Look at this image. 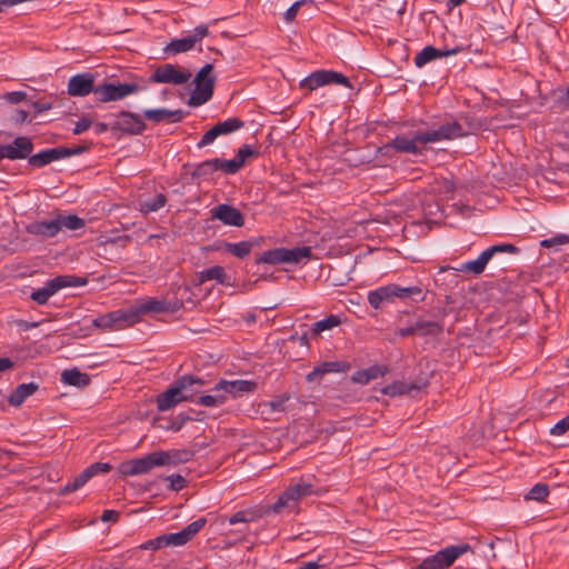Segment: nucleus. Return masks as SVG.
<instances>
[{"label": "nucleus", "mask_w": 569, "mask_h": 569, "mask_svg": "<svg viewBox=\"0 0 569 569\" xmlns=\"http://www.w3.org/2000/svg\"><path fill=\"white\" fill-rule=\"evenodd\" d=\"M396 298L401 300L412 299L422 301L425 295L420 287H400L396 283H389L368 293V301L373 309H380L386 303H391Z\"/></svg>", "instance_id": "f257e3e1"}, {"label": "nucleus", "mask_w": 569, "mask_h": 569, "mask_svg": "<svg viewBox=\"0 0 569 569\" xmlns=\"http://www.w3.org/2000/svg\"><path fill=\"white\" fill-rule=\"evenodd\" d=\"M459 48L458 47H455V48H451V49H437L432 46H429V49H428V59L429 61L431 60H435V59H438V58H443V57H448L450 54H456L457 52H459Z\"/></svg>", "instance_id": "c03bdc74"}, {"label": "nucleus", "mask_w": 569, "mask_h": 569, "mask_svg": "<svg viewBox=\"0 0 569 569\" xmlns=\"http://www.w3.org/2000/svg\"><path fill=\"white\" fill-rule=\"evenodd\" d=\"M216 171L217 169L213 159H209L197 164L191 176L193 179H206Z\"/></svg>", "instance_id": "ea45409f"}, {"label": "nucleus", "mask_w": 569, "mask_h": 569, "mask_svg": "<svg viewBox=\"0 0 569 569\" xmlns=\"http://www.w3.org/2000/svg\"><path fill=\"white\" fill-rule=\"evenodd\" d=\"M390 146L398 152H406L412 154L421 153L422 150L427 148V131H419L410 136H397L390 142Z\"/></svg>", "instance_id": "ddd939ff"}, {"label": "nucleus", "mask_w": 569, "mask_h": 569, "mask_svg": "<svg viewBox=\"0 0 569 569\" xmlns=\"http://www.w3.org/2000/svg\"><path fill=\"white\" fill-rule=\"evenodd\" d=\"M420 333V335H425V327L422 326L421 322H418L415 327H406V328H400L398 330V333L399 336L401 337H408V336H411V335H416V333Z\"/></svg>", "instance_id": "864d4df0"}, {"label": "nucleus", "mask_w": 569, "mask_h": 569, "mask_svg": "<svg viewBox=\"0 0 569 569\" xmlns=\"http://www.w3.org/2000/svg\"><path fill=\"white\" fill-rule=\"evenodd\" d=\"M86 283L87 279L82 277L71 274L58 276L48 280L44 287L34 290L30 298L38 305L42 306L46 305L48 300L59 290L67 287H81Z\"/></svg>", "instance_id": "20e7f679"}, {"label": "nucleus", "mask_w": 569, "mask_h": 569, "mask_svg": "<svg viewBox=\"0 0 569 569\" xmlns=\"http://www.w3.org/2000/svg\"><path fill=\"white\" fill-rule=\"evenodd\" d=\"M283 492H284V497L289 498L290 501H292V502H297L300 498H302V495H301L298 483L288 487Z\"/></svg>", "instance_id": "13d9d810"}, {"label": "nucleus", "mask_w": 569, "mask_h": 569, "mask_svg": "<svg viewBox=\"0 0 569 569\" xmlns=\"http://www.w3.org/2000/svg\"><path fill=\"white\" fill-rule=\"evenodd\" d=\"M87 150V147H74V148H67L62 147V152L64 153V158L80 154Z\"/></svg>", "instance_id": "774afa93"}, {"label": "nucleus", "mask_w": 569, "mask_h": 569, "mask_svg": "<svg viewBox=\"0 0 569 569\" xmlns=\"http://www.w3.org/2000/svg\"><path fill=\"white\" fill-rule=\"evenodd\" d=\"M298 485H299L302 497L310 496L316 492L313 490L312 483H310V482H306V481L301 480L300 482H298Z\"/></svg>", "instance_id": "338daca9"}, {"label": "nucleus", "mask_w": 569, "mask_h": 569, "mask_svg": "<svg viewBox=\"0 0 569 569\" xmlns=\"http://www.w3.org/2000/svg\"><path fill=\"white\" fill-rule=\"evenodd\" d=\"M209 34V29L207 26L201 24L194 28L192 34H189L181 39L171 40L166 47L164 52L168 54H178L182 52H187L191 50L194 44L201 41L204 37Z\"/></svg>", "instance_id": "4468645a"}, {"label": "nucleus", "mask_w": 569, "mask_h": 569, "mask_svg": "<svg viewBox=\"0 0 569 569\" xmlns=\"http://www.w3.org/2000/svg\"><path fill=\"white\" fill-rule=\"evenodd\" d=\"M119 516H120V513L118 511L108 509L102 512L101 520L103 522H108V521L116 522V521H118Z\"/></svg>", "instance_id": "0e129e2a"}, {"label": "nucleus", "mask_w": 569, "mask_h": 569, "mask_svg": "<svg viewBox=\"0 0 569 569\" xmlns=\"http://www.w3.org/2000/svg\"><path fill=\"white\" fill-rule=\"evenodd\" d=\"M91 126H92V120L83 117L76 122V126L73 128V133L80 134V133L84 132L86 130H88Z\"/></svg>", "instance_id": "bf43d9fd"}, {"label": "nucleus", "mask_w": 569, "mask_h": 569, "mask_svg": "<svg viewBox=\"0 0 569 569\" xmlns=\"http://www.w3.org/2000/svg\"><path fill=\"white\" fill-rule=\"evenodd\" d=\"M211 219L219 220L224 226L242 227L244 224L243 213L228 203H220L210 210Z\"/></svg>", "instance_id": "6ab92c4d"}, {"label": "nucleus", "mask_w": 569, "mask_h": 569, "mask_svg": "<svg viewBox=\"0 0 569 569\" xmlns=\"http://www.w3.org/2000/svg\"><path fill=\"white\" fill-rule=\"evenodd\" d=\"M26 231L30 234L51 238L60 231L57 218L52 220L33 221L26 227Z\"/></svg>", "instance_id": "5701e85b"}, {"label": "nucleus", "mask_w": 569, "mask_h": 569, "mask_svg": "<svg viewBox=\"0 0 569 569\" xmlns=\"http://www.w3.org/2000/svg\"><path fill=\"white\" fill-rule=\"evenodd\" d=\"M244 126V122L238 118H229L222 122L217 123L213 126L217 136L220 137L222 134L231 133Z\"/></svg>", "instance_id": "72a5a7b5"}, {"label": "nucleus", "mask_w": 569, "mask_h": 569, "mask_svg": "<svg viewBox=\"0 0 569 569\" xmlns=\"http://www.w3.org/2000/svg\"><path fill=\"white\" fill-rule=\"evenodd\" d=\"M213 395H206L197 397L196 403L204 406V407H219L224 403L226 396L220 392L213 391Z\"/></svg>", "instance_id": "a19ab883"}, {"label": "nucleus", "mask_w": 569, "mask_h": 569, "mask_svg": "<svg viewBox=\"0 0 569 569\" xmlns=\"http://www.w3.org/2000/svg\"><path fill=\"white\" fill-rule=\"evenodd\" d=\"M207 523L206 518H199L191 523H189L186 528H183L179 532L174 533H164V545L169 546H184L189 541L193 539V537L204 527Z\"/></svg>", "instance_id": "a211bd4d"}, {"label": "nucleus", "mask_w": 569, "mask_h": 569, "mask_svg": "<svg viewBox=\"0 0 569 569\" xmlns=\"http://www.w3.org/2000/svg\"><path fill=\"white\" fill-rule=\"evenodd\" d=\"M341 84L351 88L349 79L333 70H318L310 73L308 77L302 79L299 83L300 89H307L313 91L322 86L327 84Z\"/></svg>", "instance_id": "6e6552de"}, {"label": "nucleus", "mask_w": 569, "mask_h": 569, "mask_svg": "<svg viewBox=\"0 0 569 569\" xmlns=\"http://www.w3.org/2000/svg\"><path fill=\"white\" fill-rule=\"evenodd\" d=\"M191 380L187 378L177 379L164 392L157 397V408L159 411H167L182 401H187L190 396H182Z\"/></svg>", "instance_id": "9d476101"}, {"label": "nucleus", "mask_w": 569, "mask_h": 569, "mask_svg": "<svg viewBox=\"0 0 569 569\" xmlns=\"http://www.w3.org/2000/svg\"><path fill=\"white\" fill-rule=\"evenodd\" d=\"M94 76L90 72L78 73L68 81V93L72 97H86L89 93L94 94Z\"/></svg>", "instance_id": "aec40b11"}, {"label": "nucleus", "mask_w": 569, "mask_h": 569, "mask_svg": "<svg viewBox=\"0 0 569 569\" xmlns=\"http://www.w3.org/2000/svg\"><path fill=\"white\" fill-rule=\"evenodd\" d=\"M305 3V0L296 1L291 7L288 8V10L284 12V19L288 22H291L297 17V13L300 9V7Z\"/></svg>", "instance_id": "052dcab7"}, {"label": "nucleus", "mask_w": 569, "mask_h": 569, "mask_svg": "<svg viewBox=\"0 0 569 569\" xmlns=\"http://www.w3.org/2000/svg\"><path fill=\"white\" fill-rule=\"evenodd\" d=\"M189 420H192V418L189 416L179 415L178 418L171 422L169 429L173 431H179L182 428V426Z\"/></svg>", "instance_id": "680f3d73"}, {"label": "nucleus", "mask_w": 569, "mask_h": 569, "mask_svg": "<svg viewBox=\"0 0 569 569\" xmlns=\"http://www.w3.org/2000/svg\"><path fill=\"white\" fill-rule=\"evenodd\" d=\"M157 453L162 455V459L164 461V466L171 465V463H183L188 462L192 456L193 452L188 449H180V450H169V451H157Z\"/></svg>", "instance_id": "c756f323"}, {"label": "nucleus", "mask_w": 569, "mask_h": 569, "mask_svg": "<svg viewBox=\"0 0 569 569\" xmlns=\"http://www.w3.org/2000/svg\"><path fill=\"white\" fill-rule=\"evenodd\" d=\"M549 495V487L546 483L535 485L526 495L527 500L543 501Z\"/></svg>", "instance_id": "79ce46f5"}, {"label": "nucleus", "mask_w": 569, "mask_h": 569, "mask_svg": "<svg viewBox=\"0 0 569 569\" xmlns=\"http://www.w3.org/2000/svg\"><path fill=\"white\" fill-rule=\"evenodd\" d=\"M519 249L511 243H499L493 244L486 250H483L477 259L470 260L461 263L459 267H455L453 269L458 272L479 276L481 274L488 262L495 257L497 253H518Z\"/></svg>", "instance_id": "f03ea898"}, {"label": "nucleus", "mask_w": 569, "mask_h": 569, "mask_svg": "<svg viewBox=\"0 0 569 569\" xmlns=\"http://www.w3.org/2000/svg\"><path fill=\"white\" fill-rule=\"evenodd\" d=\"M167 202V197L163 193H158L153 199L140 202V212L148 214L150 212L158 211Z\"/></svg>", "instance_id": "f704fd0d"}, {"label": "nucleus", "mask_w": 569, "mask_h": 569, "mask_svg": "<svg viewBox=\"0 0 569 569\" xmlns=\"http://www.w3.org/2000/svg\"><path fill=\"white\" fill-rule=\"evenodd\" d=\"M164 547H167V546L164 545L163 535H161L154 539H150V540L143 542L142 545H140V549H142V550H159Z\"/></svg>", "instance_id": "09e8293b"}, {"label": "nucleus", "mask_w": 569, "mask_h": 569, "mask_svg": "<svg viewBox=\"0 0 569 569\" xmlns=\"http://www.w3.org/2000/svg\"><path fill=\"white\" fill-rule=\"evenodd\" d=\"M463 129L457 121H448L441 124L439 128L429 129V142L440 141L443 139H455L462 137Z\"/></svg>", "instance_id": "4be33fe9"}, {"label": "nucleus", "mask_w": 569, "mask_h": 569, "mask_svg": "<svg viewBox=\"0 0 569 569\" xmlns=\"http://www.w3.org/2000/svg\"><path fill=\"white\" fill-rule=\"evenodd\" d=\"M146 119L153 121L156 123L160 122H179L183 119V111L178 110H167V109H149L143 112Z\"/></svg>", "instance_id": "b1692460"}, {"label": "nucleus", "mask_w": 569, "mask_h": 569, "mask_svg": "<svg viewBox=\"0 0 569 569\" xmlns=\"http://www.w3.org/2000/svg\"><path fill=\"white\" fill-rule=\"evenodd\" d=\"M569 243V236L567 234H557L552 238L545 239L540 242L541 247L543 248H551L553 246H561Z\"/></svg>", "instance_id": "49530a36"}, {"label": "nucleus", "mask_w": 569, "mask_h": 569, "mask_svg": "<svg viewBox=\"0 0 569 569\" xmlns=\"http://www.w3.org/2000/svg\"><path fill=\"white\" fill-rule=\"evenodd\" d=\"M57 222L59 223L60 230L62 228H66L68 230H78L84 227V220L76 214H58Z\"/></svg>", "instance_id": "c9c22d12"}, {"label": "nucleus", "mask_w": 569, "mask_h": 569, "mask_svg": "<svg viewBox=\"0 0 569 569\" xmlns=\"http://www.w3.org/2000/svg\"><path fill=\"white\" fill-rule=\"evenodd\" d=\"M137 322V313L129 310H116L92 320V325L103 331L121 330Z\"/></svg>", "instance_id": "1a4fd4ad"}, {"label": "nucleus", "mask_w": 569, "mask_h": 569, "mask_svg": "<svg viewBox=\"0 0 569 569\" xmlns=\"http://www.w3.org/2000/svg\"><path fill=\"white\" fill-rule=\"evenodd\" d=\"M453 191V183L448 178H442L440 181L435 179V182H432L431 192L436 194H443L445 197H448Z\"/></svg>", "instance_id": "37998d69"}, {"label": "nucleus", "mask_w": 569, "mask_h": 569, "mask_svg": "<svg viewBox=\"0 0 569 569\" xmlns=\"http://www.w3.org/2000/svg\"><path fill=\"white\" fill-rule=\"evenodd\" d=\"M290 399V395L282 393L276 396L271 401L268 402V406L272 411L283 412L286 410V403Z\"/></svg>", "instance_id": "a18cd8bd"}, {"label": "nucleus", "mask_w": 569, "mask_h": 569, "mask_svg": "<svg viewBox=\"0 0 569 569\" xmlns=\"http://www.w3.org/2000/svg\"><path fill=\"white\" fill-rule=\"evenodd\" d=\"M191 78V72L180 70L177 66H159L149 78L152 83L183 84Z\"/></svg>", "instance_id": "9b49d317"}, {"label": "nucleus", "mask_w": 569, "mask_h": 569, "mask_svg": "<svg viewBox=\"0 0 569 569\" xmlns=\"http://www.w3.org/2000/svg\"><path fill=\"white\" fill-rule=\"evenodd\" d=\"M39 389V385L36 382L21 383L8 397V402L12 407H20L27 398L32 396Z\"/></svg>", "instance_id": "bb28decb"}, {"label": "nucleus", "mask_w": 569, "mask_h": 569, "mask_svg": "<svg viewBox=\"0 0 569 569\" xmlns=\"http://www.w3.org/2000/svg\"><path fill=\"white\" fill-rule=\"evenodd\" d=\"M212 71L213 66L208 63L197 72L193 80L196 89L188 101L190 106H201L212 98L216 82Z\"/></svg>", "instance_id": "39448f33"}, {"label": "nucleus", "mask_w": 569, "mask_h": 569, "mask_svg": "<svg viewBox=\"0 0 569 569\" xmlns=\"http://www.w3.org/2000/svg\"><path fill=\"white\" fill-rule=\"evenodd\" d=\"M365 370H366L367 376H368L370 381L373 380V379H377L379 377H383L387 373V371H388L387 367H385V366H377V365L376 366H371V367H369V368H367Z\"/></svg>", "instance_id": "603ef678"}, {"label": "nucleus", "mask_w": 569, "mask_h": 569, "mask_svg": "<svg viewBox=\"0 0 569 569\" xmlns=\"http://www.w3.org/2000/svg\"><path fill=\"white\" fill-rule=\"evenodd\" d=\"M351 380L356 383H361V385H367L370 382L365 369L356 371L352 375Z\"/></svg>", "instance_id": "e2e57ef3"}, {"label": "nucleus", "mask_w": 569, "mask_h": 569, "mask_svg": "<svg viewBox=\"0 0 569 569\" xmlns=\"http://www.w3.org/2000/svg\"><path fill=\"white\" fill-rule=\"evenodd\" d=\"M340 323H341V319L339 316L330 315L329 317L313 323L312 333L319 335L320 332H322L325 330H330V329L339 326Z\"/></svg>", "instance_id": "58836bf2"}, {"label": "nucleus", "mask_w": 569, "mask_h": 569, "mask_svg": "<svg viewBox=\"0 0 569 569\" xmlns=\"http://www.w3.org/2000/svg\"><path fill=\"white\" fill-rule=\"evenodd\" d=\"M110 129L127 134H141L146 129V123L140 116L129 111H121L118 114V120L111 124Z\"/></svg>", "instance_id": "f3484780"}, {"label": "nucleus", "mask_w": 569, "mask_h": 569, "mask_svg": "<svg viewBox=\"0 0 569 569\" xmlns=\"http://www.w3.org/2000/svg\"><path fill=\"white\" fill-rule=\"evenodd\" d=\"M92 478L87 468L78 475L73 481L68 482L63 488H61L60 493L67 495L80 489L82 486L87 483V481Z\"/></svg>", "instance_id": "4c0bfd02"}, {"label": "nucleus", "mask_w": 569, "mask_h": 569, "mask_svg": "<svg viewBox=\"0 0 569 569\" xmlns=\"http://www.w3.org/2000/svg\"><path fill=\"white\" fill-rule=\"evenodd\" d=\"M312 252L310 247H296L292 249L274 248L262 252L256 262L267 264L299 263L302 259H310Z\"/></svg>", "instance_id": "7ed1b4c3"}, {"label": "nucleus", "mask_w": 569, "mask_h": 569, "mask_svg": "<svg viewBox=\"0 0 569 569\" xmlns=\"http://www.w3.org/2000/svg\"><path fill=\"white\" fill-rule=\"evenodd\" d=\"M64 158L62 147L46 149L29 157V164L36 168L44 167L53 161Z\"/></svg>", "instance_id": "393cba45"}, {"label": "nucleus", "mask_w": 569, "mask_h": 569, "mask_svg": "<svg viewBox=\"0 0 569 569\" xmlns=\"http://www.w3.org/2000/svg\"><path fill=\"white\" fill-rule=\"evenodd\" d=\"M469 545L449 546L442 550L437 551L433 556L429 557V569H447L460 556L470 551Z\"/></svg>", "instance_id": "f8f14e48"}, {"label": "nucleus", "mask_w": 569, "mask_h": 569, "mask_svg": "<svg viewBox=\"0 0 569 569\" xmlns=\"http://www.w3.org/2000/svg\"><path fill=\"white\" fill-rule=\"evenodd\" d=\"M258 151L252 149L249 144H243L238 150L237 156L231 160H224L220 158H214V166L217 171H222L227 174L237 173L246 163L247 158L257 156Z\"/></svg>", "instance_id": "dca6fc26"}, {"label": "nucleus", "mask_w": 569, "mask_h": 569, "mask_svg": "<svg viewBox=\"0 0 569 569\" xmlns=\"http://www.w3.org/2000/svg\"><path fill=\"white\" fill-rule=\"evenodd\" d=\"M199 279H200V282H204L207 280H216L220 284L228 283L227 273L221 266H213V267L202 270L199 273Z\"/></svg>", "instance_id": "473e14b6"}, {"label": "nucleus", "mask_w": 569, "mask_h": 569, "mask_svg": "<svg viewBox=\"0 0 569 569\" xmlns=\"http://www.w3.org/2000/svg\"><path fill=\"white\" fill-rule=\"evenodd\" d=\"M264 512L261 509H246L240 510L229 518L230 525H237L240 522L247 523L261 519Z\"/></svg>", "instance_id": "7c9ffc66"}, {"label": "nucleus", "mask_w": 569, "mask_h": 569, "mask_svg": "<svg viewBox=\"0 0 569 569\" xmlns=\"http://www.w3.org/2000/svg\"><path fill=\"white\" fill-rule=\"evenodd\" d=\"M7 99L11 103H19L26 99V93L22 91H13L7 94Z\"/></svg>", "instance_id": "69168bd1"}, {"label": "nucleus", "mask_w": 569, "mask_h": 569, "mask_svg": "<svg viewBox=\"0 0 569 569\" xmlns=\"http://www.w3.org/2000/svg\"><path fill=\"white\" fill-rule=\"evenodd\" d=\"M181 378H187V379L191 380V382L188 385V387L183 391L182 396L188 395V396H190V398L187 401L196 402L197 395L200 393L201 387H203L206 383L204 380L199 377L191 376V375H184Z\"/></svg>", "instance_id": "e433bc0d"}, {"label": "nucleus", "mask_w": 569, "mask_h": 569, "mask_svg": "<svg viewBox=\"0 0 569 569\" xmlns=\"http://www.w3.org/2000/svg\"><path fill=\"white\" fill-rule=\"evenodd\" d=\"M382 393L387 396H399L406 392V386L402 382H395L382 388Z\"/></svg>", "instance_id": "8fccbe9b"}, {"label": "nucleus", "mask_w": 569, "mask_h": 569, "mask_svg": "<svg viewBox=\"0 0 569 569\" xmlns=\"http://www.w3.org/2000/svg\"><path fill=\"white\" fill-rule=\"evenodd\" d=\"M257 244L254 241H240L238 243L226 242L223 248L227 252L239 259H243L250 254L252 248Z\"/></svg>", "instance_id": "2f4dec72"}, {"label": "nucleus", "mask_w": 569, "mask_h": 569, "mask_svg": "<svg viewBox=\"0 0 569 569\" xmlns=\"http://www.w3.org/2000/svg\"><path fill=\"white\" fill-rule=\"evenodd\" d=\"M218 138L214 128L209 129L197 143L198 148H203L210 143H212Z\"/></svg>", "instance_id": "4d7b16f0"}, {"label": "nucleus", "mask_w": 569, "mask_h": 569, "mask_svg": "<svg viewBox=\"0 0 569 569\" xmlns=\"http://www.w3.org/2000/svg\"><path fill=\"white\" fill-rule=\"evenodd\" d=\"M257 389V382L250 380H220L212 389L216 392L230 393L233 397L241 396L243 393H251Z\"/></svg>", "instance_id": "412c9836"}, {"label": "nucleus", "mask_w": 569, "mask_h": 569, "mask_svg": "<svg viewBox=\"0 0 569 569\" xmlns=\"http://www.w3.org/2000/svg\"><path fill=\"white\" fill-rule=\"evenodd\" d=\"M348 368L349 366L341 361L322 362L307 375L306 380L308 382L319 381L325 373L346 371Z\"/></svg>", "instance_id": "a878e982"}, {"label": "nucleus", "mask_w": 569, "mask_h": 569, "mask_svg": "<svg viewBox=\"0 0 569 569\" xmlns=\"http://www.w3.org/2000/svg\"><path fill=\"white\" fill-rule=\"evenodd\" d=\"M130 312L137 313V321L142 315L154 312L160 313L168 311V303L163 300H158L154 298H151L142 303H140L134 309H129Z\"/></svg>", "instance_id": "c85d7f7f"}, {"label": "nucleus", "mask_w": 569, "mask_h": 569, "mask_svg": "<svg viewBox=\"0 0 569 569\" xmlns=\"http://www.w3.org/2000/svg\"><path fill=\"white\" fill-rule=\"evenodd\" d=\"M164 461L166 460L162 459V455L154 451L142 458L121 462L118 467V472L123 477L144 475L151 471L154 467L164 466Z\"/></svg>", "instance_id": "423d86ee"}, {"label": "nucleus", "mask_w": 569, "mask_h": 569, "mask_svg": "<svg viewBox=\"0 0 569 569\" xmlns=\"http://www.w3.org/2000/svg\"><path fill=\"white\" fill-rule=\"evenodd\" d=\"M33 143L28 137H18L11 143L0 146V160H20L31 156Z\"/></svg>", "instance_id": "2eb2a0df"}, {"label": "nucleus", "mask_w": 569, "mask_h": 569, "mask_svg": "<svg viewBox=\"0 0 569 569\" xmlns=\"http://www.w3.org/2000/svg\"><path fill=\"white\" fill-rule=\"evenodd\" d=\"M290 502L289 498L284 497V492L278 498V500L269 506L267 509L262 510L264 515H268L269 512L278 513L280 512L284 507H288Z\"/></svg>", "instance_id": "de8ad7c7"}, {"label": "nucleus", "mask_w": 569, "mask_h": 569, "mask_svg": "<svg viewBox=\"0 0 569 569\" xmlns=\"http://www.w3.org/2000/svg\"><path fill=\"white\" fill-rule=\"evenodd\" d=\"M141 87L133 82H103L97 86L94 98L99 102H110L121 100L129 94L137 93Z\"/></svg>", "instance_id": "0eeeda50"}, {"label": "nucleus", "mask_w": 569, "mask_h": 569, "mask_svg": "<svg viewBox=\"0 0 569 569\" xmlns=\"http://www.w3.org/2000/svg\"><path fill=\"white\" fill-rule=\"evenodd\" d=\"M167 480L170 482L169 488L174 491H179L184 487L186 480L180 475H171L167 477Z\"/></svg>", "instance_id": "6e6d98bb"}, {"label": "nucleus", "mask_w": 569, "mask_h": 569, "mask_svg": "<svg viewBox=\"0 0 569 569\" xmlns=\"http://www.w3.org/2000/svg\"><path fill=\"white\" fill-rule=\"evenodd\" d=\"M61 381L64 385L84 388L90 383L91 379L89 375L79 371L77 368H73L66 369L62 371Z\"/></svg>", "instance_id": "cd10ccee"}, {"label": "nucleus", "mask_w": 569, "mask_h": 569, "mask_svg": "<svg viewBox=\"0 0 569 569\" xmlns=\"http://www.w3.org/2000/svg\"><path fill=\"white\" fill-rule=\"evenodd\" d=\"M569 430V415L558 421L551 429L553 436H562Z\"/></svg>", "instance_id": "3c124183"}, {"label": "nucleus", "mask_w": 569, "mask_h": 569, "mask_svg": "<svg viewBox=\"0 0 569 569\" xmlns=\"http://www.w3.org/2000/svg\"><path fill=\"white\" fill-rule=\"evenodd\" d=\"M111 469H112L111 465H109L107 462H96L87 468V470L89 471L91 477H93L100 472H109Z\"/></svg>", "instance_id": "5fc2aeb1"}]
</instances>
